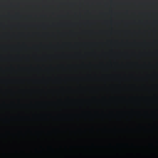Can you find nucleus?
Masks as SVG:
<instances>
[{"label":"nucleus","instance_id":"obj_2","mask_svg":"<svg viewBox=\"0 0 158 158\" xmlns=\"http://www.w3.org/2000/svg\"><path fill=\"white\" fill-rule=\"evenodd\" d=\"M134 148H139V147H134Z\"/></svg>","mask_w":158,"mask_h":158},{"label":"nucleus","instance_id":"obj_1","mask_svg":"<svg viewBox=\"0 0 158 158\" xmlns=\"http://www.w3.org/2000/svg\"><path fill=\"white\" fill-rule=\"evenodd\" d=\"M94 148H96V147H94ZM96 148H98V147H97ZM99 148H106V147H99ZM106 148H108L107 147H106Z\"/></svg>","mask_w":158,"mask_h":158}]
</instances>
